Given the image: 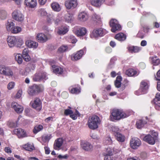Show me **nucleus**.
Instances as JSON below:
<instances>
[{
	"label": "nucleus",
	"mask_w": 160,
	"mask_h": 160,
	"mask_svg": "<svg viewBox=\"0 0 160 160\" xmlns=\"http://www.w3.org/2000/svg\"><path fill=\"white\" fill-rule=\"evenodd\" d=\"M22 30V28L20 27L16 26L14 27L12 31V33H17L20 32Z\"/></svg>",
	"instance_id": "44"
},
{
	"label": "nucleus",
	"mask_w": 160,
	"mask_h": 160,
	"mask_svg": "<svg viewBox=\"0 0 160 160\" xmlns=\"http://www.w3.org/2000/svg\"><path fill=\"white\" fill-rule=\"evenodd\" d=\"M15 83L13 82H10L8 85L7 88L9 90H11L15 86Z\"/></svg>",
	"instance_id": "48"
},
{
	"label": "nucleus",
	"mask_w": 160,
	"mask_h": 160,
	"mask_svg": "<svg viewBox=\"0 0 160 160\" xmlns=\"http://www.w3.org/2000/svg\"><path fill=\"white\" fill-rule=\"evenodd\" d=\"M137 73V72L136 71L132 69L127 70L126 72V74L130 77L134 76L136 75Z\"/></svg>",
	"instance_id": "32"
},
{
	"label": "nucleus",
	"mask_w": 160,
	"mask_h": 160,
	"mask_svg": "<svg viewBox=\"0 0 160 160\" xmlns=\"http://www.w3.org/2000/svg\"><path fill=\"white\" fill-rule=\"evenodd\" d=\"M87 32V30L86 28H82L76 31V34L78 36H82L85 35Z\"/></svg>",
	"instance_id": "22"
},
{
	"label": "nucleus",
	"mask_w": 160,
	"mask_h": 160,
	"mask_svg": "<svg viewBox=\"0 0 160 160\" xmlns=\"http://www.w3.org/2000/svg\"><path fill=\"white\" fill-rule=\"evenodd\" d=\"M126 38V36L122 33H118L115 37L116 39L120 41H122L125 40Z\"/></svg>",
	"instance_id": "27"
},
{
	"label": "nucleus",
	"mask_w": 160,
	"mask_h": 160,
	"mask_svg": "<svg viewBox=\"0 0 160 160\" xmlns=\"http://www.w3.org/2000/svg\"><path fill=\"white\" fill-rule=\"evenodd\" d=\"M68 49L67 46H62L58 49V51L61 52H63L66 51Z\"/></svg>",
	"instance_id": "47"
},
{
	"label": "nucleus",
	"mask_w": 160,
	"mask_h": 160,
	"mask_svg": "<svg viewBox=\"0 0 160 160\" xmlns=\"http://www.w3.org/2000/svg\"><path fill=\"white\" fill-rule=\"evenodd\" d=\"M117 25H115V26H114V27H115V28H115L114 29V30H113V31L112 30V28H111V31L112 32H115V31H117V30H120V29H121V26H120V25L119 24V28H117Z\"/></svg>",
	"instance_id": "58"
},
{
	"label": "nucleus",
	"mask_w": 160,
	"mask_h": 160,
	"mask_svg": "<svg viewBox=\"0 0 160 160\" xmlns=\"http://www.w3.org/2000/svg\"><path fill=\"white\" fill-rule=\"evenodd\" d=\"M152 63L154 65H157L160 63V60L157 57L152 58Z\"/></svg>",
	"instance_id": "41"
},
{
	"label": "nucleus",
	"mask_w": 160,
	"mask_h": 160,
	"mask_svg": "<svg viewBox=\"0 0 160 160\" xmlns=\"http://www.w3.org/2000/svg\"><path fill=\"white\" fill-rule=\"evenodd\" d=\"M143 140L150 144L153 145L155 142V139L153 138L150 134L145 136L143 138Z\"/></svg>",
	"instance_id": "17"
},
{
	"label": "nucleus",
	"mask_w": 160,
	"mask_h": 160,
	"mask_svg": "<svg viewBox=\"0 0 160 160\" xmlns=\"http://www.w3.org/2000/svg\"><path fill=\"white\" fill-rule=\"evenodd\" d=\"M58 157L59 158H60V159H61V158H65V159H67L68 158V156L67 155L62 156L61 155H58Z\"/></svg>",
	"instance_id": "64"
},
{
	"label": "nucleus",
	"mask_w": 160,
	"mask_h": 160,
	"mask_svg": "<svg viewBox=\"0 0 160 160\" xmlns=\"http://www.w3.org/2000/svg\"><path fill=\"white\" fill-rule=\"evenodd\" d=\"M148 88V85L146 82H142L141 83L140 89L142 91L147 89Z\"/></svg>",
	"instance_id": "39"
},
{
	"label": "nucleus",
	"mask_w": 160,
	"mask_h": 160,
	"mask_svg": "<svg viewBox=\"0 0 160 160\" xmlns=\"http://www.w3.org/2000/svg\"><path fill=\"white\" fill-rule=\"evenodd\" d=\"M12 18L18 22H22L24 20V17L22 12L18 10H15L12 13Z\"/></svg>",
	"instance_id": "4"
},
{
	"label": "nucleus",
	"mask_w": 160,
	"mask_h": 160,
	"mask_svg": "<svg viewBox=\"0 0 160 160\" xmlns=\"http://www.w3.org/2000/svg\"><path fill=\"white\" fill-rule=\"evenodd\" d=\"M7 16L6 12L4 10H1L0 11V18L2 19H5Z\"/></svg>",
	"instance_id": "42"
},
{
	"label": "nucleus",
	"mask_w": 160,
	"mask_h": 160,
	"mask_svg": "<svg viewBox=\"0 0 160 160\" xmlns=\"http://www.w3.org/2000/svg\"><path fill=\"white\" fill-rule=\"evenodd\" d=\"M40 74V77L36 78V77L38 76V74L35 75L34 77L33 78V80L35 81H38L41 79H44L46 77V73H44L42 74Z\"/></svg>",
	"instance_id": "37"
},
{
	"label": "nucleus",
	"mask_w": 160,
	"mask_h": 160,
	"mask_svg": "<svg viewBox=\"0 0 160 160\" xmlns=\"http://www.w3.org/2000/svg\"><path fill=\"white\" fill-rule=\"evenodd\" d=\"M100 121L98 117L96 115H93L89 118L88 125L89 128L92 130L97 128L98 125L100 123Z\"/></svg>",
	"instance_id": "2"
},
{
	"label": "nucleus",
	"mask_w": 160,
	"mask_h": 160,
	"mask_svg": "<svg viewBox=\"0 0 160 160\" xmlns=\"http://www.w3.org/2000/svg\"><path fill=\"white\" fill-rule=\"evenodd\" d=\"M23 148L26 150L31 151L34 149V147L32 145L27 143L23 146Z\"/></svg>",
	"instance_id": "36"
},
{
	"label": "nucleus",
	"mask_w": 160,
	"mask_h": 160,
	"mask_svg": "<svg viewBox=\"0 0 160 160\" xmlns=\"http://www.w3.org/2000/svg\"><path fill=\"white\" fill-rule=\"evenodd\" d=\"M126 117V114L122 110L118 109H113L110 116V119L112 121L119 120Z\"/></svg>",
	"instance_id": "1"
},
{
	"label": "nucleus",
	"mask_w": 160,
	"mask_h": 160,
	"mask_svg": "<svg viewBox=\"0 0 160 160\" xmlns=\"http://www.w3.org/2000/svg\"><path fill=\"white\" fill-rule=\"evenodd\" d=\"M73 112L72 110L69 109H66L64 112V113L66 115H71L73 113Z\"/></svg>",
	"instance_id": "53"
},
{
	"label": "nucleus",
	"mask_w": 160,
	"mask_h": 160,
	"mask_svg": "<svg viewBox=\"0 0 160 160\" xmlns=\"http://www.w3.org/2000/svg\"><path fill=\"white\" fill-rule=\"evenodd\" d=\"M115 136L116 139L119 142H123L125 141V137L120 133L115 134Z\"/></svg>",
	"instance_id": "30"
},
{
	"label": "nucleus",
	"mask_w": 160,
	"mask_h": 160,
	"mask_svg": "<svg viewBox=\"0 0 160 160\" xmlns=\"http://www.w3.org/2000/svg\"><path fill=\"white\" fill-rule=\"evenodd\" d=\"M30 69L28 67H27L26 68L25 70V71L24 72V74L25 75H27L29 73V72L30 71Z\"/></svg>",
	"instance_id": "62"
},
{
	"label": "nucleus",
	"mask_w": 160,
	"mask_h": 160,
	"mask_svg": "<svg viewBox=\"0 0 160 160\" xmlns=\"http://www.w3.org/2000/svg\"><path fill=\"white\" fill-rule=\"evenodd\" d=\"M36 39L39 42H45L48 40L47 36L43 33H38L36 36Z\"/></svg>",
	"instance_id": "10"
},
{
	"label": "nucleus",
	"mask_w": 160,
	"mask_h": 160,
	"mask_svg": "<svg viewBox=\"0 0 160 160\" xmlns=\"http://www.w3.org/2000/svg\"><path fill=\"white\" fill-rule=\"evenodd\" d=\"M43 90V88L42 86L34 85L29 88L28 90V93L30 95L33 96L38 92L42 91Z\"/></svg>",
	"instance_id": "3"
},
{
	"label": "nucleus",
	"mask_w": 160,
	"mask_h": 160,
	"mask_svg": "<svg viewBox=\"0 0 160 160\" xmlns=\"http://www.w3.org/2000/svg\"><path fill=\"white\" fill-rule=\"evenodd\" d=\"M26 45L29 48H36L38 46V44L35 41L28 40L25 42Z\"/></svg>",
	"instance_id": "19"
},
{
	"label": "nucleus",
	"mask_w": 160,
	"mask_h": 160,
	"mask_svg": "<svg viewBox=\"0 0 160 160\" xmlns=\"http://www.w3.org/2000/svg\"><path fill=\"white\" fill-rule=\"evenodd\" d=\"M43 128V127L41 125H40L36 126L33 129V132L34 133H37L38 132L42 130Z\"/></svg>",
	"instance_id": "38"
},
{
	"label": "nucleus",
	"mask_w": 160,
	"mask_h": 160,
	"mask_svg": "<svg viewBox=\"0 0 160 160\" xmlns=\"http://www.w3.org/2000/svg\"><path fill=\"white\" fill-rule=\"evenodd\" d=\"M105 0H90V3L93 6L96 8L100 7L104 2Z\"/></svg>",
	"instance_id": "15"
},
{
	"label": "nucleus",
	"mask_w": 160,
	"mask_h": 160,
	"mask_svg": "<svg viewBox=\"0 0 160 160\" xmlns=\"http://www.w3.org/2000/svg\"><path fill=\"white\" fill-rule=\"evenodd\" d=\"M32 108L38 110H40L41 109V102L40 99L36 98L32 103Z\"/></svg>",
	"instance_id": "8"
},
{
	"label": "nucleus",
	"mask_w": 160,
	"mask_h": 160,
	"mask_svg": "<svg viewBox=\"0 0 160 160\" xmlns=\"http://www.w3.org/2000/svg\"><path fill=\"white\" fill-rule=\"evenodd\" d=\"M16 44L18 45H22L23 42L22 39L20 37H16Z\"/></svg>",
	"instance_id": "50"
},
{
	"label": "nucleus",
	"mask_w": 160,
	"mask_h": 160,
	"mask_svg": "<svg viewBox=\"0 0 160 160\" xmlns=\"http://www.w3.org/2000/svg\"><path fill=\"white\" fill-rule=\"evenodd\" d=\"M50 138V135H45L42 137V139L44 142H48Z\"/></svg>",
	"instance_id": "46"
},
{
	"label": "nucleus",
	"mask_w": 160,
	"mask_h": 160,
	"mask_svg": "<svg viewBox=\"0 0 160 160\" xmlns=\"http://www.w3.org/2000/svg\"><path fill=\"white\" fill-rule=\"evenodd\" d=\"M102 29L100 28L93 30L92 32L91 37L93 38H96L98 36H102Z\"/></svg>",
	"instance_id": "21"
},
{
	"label": "nucleus",
	"mask_w": 160,
	"mask_h": 160,
	"mask_svg": "<svg viewBox=\"0 0 160 160\" xmlns=\"http://www.w3.org/2000/svg\"><path fill=\"white\" fill-rule=\"evenodd\" d=\"M28 52H29V50H28V48H25L23 51V52H22V55H28Z\"/></svg>",
	"instance_id": "57"
},
{
	"label": "nucleus",
	"mask_w": 160,
	"mask_h": 160,
	"mask_svg": "<svg viewBox=\"0 0 160 160\" xmlns=\"http://www.w3.org/2000/svg\"><path fill=\"white\" fill-rule=\"evenodd\" d=\"M16 39L14 36H9L7 39V42L9 47L10 48L13 47L16 44Z\"/></svg>",
	"instance_id": "16"
},
{
	"label": "nucleus",
	"mask_w": 160,
	"mask_h": 160,
	"mask_svg": "<svg viewBox=\"0 0 160 160\" xmlns=\"http://www.w3.org/2000/svg\"><path fill=\"white\" fill-rule=\"evenodd\" d=\"M104 160H116L115 158L112 156L107 155L104 158Z\"/></svg>",
	"instance_id": "51"
},
{
	"label": "nucleus",
	"mask_w": 160,
	"mask_h": 160,
	"mask_svg": "<svg viewBox=\"0 0 160 160\" xmlns=\"http://www.w3.org/2000/svg\"><path fill=\"white\" fill-rule=\"evenodd\" d=\"M22 57H23L24 60L26 62H28L30 60V57L28 55H22Z\"/></svg>",
	"instance_id": "55"
},
{
	"label": "nucleus",
	"mask_w": 160,
	"mask_h": 160,
	"mask_svg": "<svg viewBox=\"0 0 160 160\" xmlns=\"http://www.w3.org/2000/svg\"><path fill=\"white\" fill-rule=\"evenodd\" d=\"M106 142L108 144H111L112 143V141L111 138L109 137H107Z\"/></svg>",
	"instance_id": "60"
},
{
	"label": "nucleus",
	"mask_w": 160,
	"mask_h": 160,
	"mask_svg": "<svg viewBox=\"0 0 160 160\" xmlns=\"http://www.w3.org/2000/svg\"><path fill=\"white\" fill-rule=\"evenodd\" d=\"M80 92V90L77 88H73L71 90V92L72 93L77 94Z\"/></svg>",
	"instance_id": "52"
},
{
	"label": "nucleus",
	"mask_w": 160,
	"mask_h": 160,
	"mask_svg": "<svg viewBox=\"0 0 160 160\" xmlns=\"http://www.w3.org/2000/svg\"><path fill=\"white\" fill-rule=\"evenodd\" d=\"M111 130L114 132V135L117 133H120V130L119 128L116 126H112L111 128Z\"/></svg>",
	"instance_id": "45"
},
{
	"label": "nucleus",
	"mask_w": 160,
	"mask_h": 160,
	"mask_svg": "<svg viewBox=\"0 0 160 160\" xmlns=\"http://www.w3.org/2000/svg\"><path fill=\"white\" fill-rule=\"evenodd\" d=\"M101 18L100 16L95 13L93 14L92 17V20L97 22H99L101 21Z\"/></svg>",
	"instance_id": "34"
},
{
	"label": "nucleus",
	"mask_w": 160,
	"mask_h": 160,
	"mask_svg": "<svg viewBox=\"0 0 160 160\" xmlns=\"http://www.w3.org/2000/svg\"><path fill=\"white\" fill-rule=\"evenodd\" d=\"M8 124L11 127L14 128L17 126L16 122H10L8 123Z\"/></svg>",
	"instance_id": "54"
},
{
	"label": "nucleus",
	"mask_w": 160,
	"mask_h": 160,
	"mask_svg": "<svg viewBox=\"0 0 160 160\" xmlns=\"http://www.w3.org/2000/svg\"><path fill=\"white\" fill-rule=\"evenodd\" d=\"M51 7L53 11L59 12L61 10V7L59 4L56 2H53L51 4Z\"/></svg>",
	"instance_id": "20"
},
{
	"label": "nucleus",
	"mask_w": 160,
	"mask_h": 160,
	"mask_svg": "<svg viewBox=\"0 0 160 160\" xmlns=\"http://www.w3.org/2000/svg\"><path fill=\"white\" fill-rule=\"evenodd\" d=\"M22 91L21 90H19L16 95V97L17 98H20L22 95Z\"/></svg>",
	"instance_id": "59"
},
{
	"label": "nucleus",
	"mask_w": 160,
	"mask_h": 160,
	"mask_svg": "<svg viewBox=\"0 0 160 160\" xmlns=\"http://www.w3.org/2000/svg\"><path fill=\"white\" fill-rule=\"evenodd\" d=\"M78 4L77 0H66L64 3L65 7L68 9L75 8Z\"/></svg>",
	"instance_id": "5"
},
{
	"label": "nucleus",
	"mask_w": 160,
	"mask_h": 160,
	"mask_svg": "<svg viewBox=\"0 0 160 160\" xmlns=\"http://www.w3.org/2000/svg\"><path fill=\"white\" fill-rule=\"evenodd\" d=\"M110 26L112 28V30L113 31L114 29L115 28L114 26L115 25H117V28H118V27L119 26V24H118V21L115 19H112L110 22Z\"/></svg>",
	"instance_id": "31"
},
{
	"label": "nucleus",
	"mask_w": 160,
	"mask_h": 160,
	"mask_svg": "<svg viewBox=\"0 0 160 160\" xmlns=\"http://www.w3.org/2000/svg\"><path fill=\"white\" fill-rule=\"evenodd\" d=\"M5 152L7 153H12V150L9 147H6L4 148Z\"/></svg>",
	"instance_id": "56"
},
{
	"label": "nucleus",
	"mask_w": 160,
	"mask_h": 160,
	"mask_svg": "<svg viewBox=\"0 0 160 160\" xmlns=\"http://www.w3.org/2000/svg\"><path fill=\"white\" fill-rule=\"evenodd\" d=\"M15 134H16L19 138H21L26 136V133L21 128L15 129L13 131Z\"/></svg>",
	"instance_id": "12"
},
{
	"label": "nucleus",
	"mask_w": 160,
	"mask_h": 160,
	"mask_svg": "<svg viewBox=\"0 0 160 160\" xmlns=\"http://www.w3.org/2000/svg\"><path fill=\"white\" fill-rule=\"evenodd\" d=\"M88 19V14L85 12H81L78 15V19L81 22H84Z\"/></svg>",
	"instance_id": "18"
},
{
	"label": "nucleus",
	"mask_w": 160,
	"mask_h": 160,
	"mask_svg": "<svg viewBox=\"0 0 160 160\" xmlns=\"http://www.w3.org/2000/svg\"><path fill=\"white\" fill-rule=\"evenodd\" d=\"M83 53L82 50L76 53H74L71 55V59L73 61H77L81 58Z\"/></svg>",
	"instance_id": "13"
},
{
	"label": "nucleus",
	"mask_w": 160,
	"mask_h": 160,
	"mask_svg": "<svg viewBox=\"0 0 160 160\" xmlns=\"http://www.w3.org/2000/svg\"><path fill=\"white\" fill-rule=\"evenodd\" d=\"M0 73L8 76L13 75L12 72L8 67L3 66L0 67Z\"/></svg>",
	"instance_id": "7"
},
{
	"label": "nucleus",
	"mask_w": 160,
	"mask_h": 160,
	"mask_svg": "<svg viewBox=\"0 0 160 160\" xmlns=\"http://www.w3.org/2000/svg\"><path fill=\"white\" fill-rule=\"evenodd\" d=\"M154 102L156 104H160V93H158L156 94Z\"/></svg>",
	"instance_id": "43"
},
{
	"label": "nucleus",
	"mask_w": 160,
	"mask_h": 160,
	"mask_svg": "<svg viewBox=\"0 0 160 160\" xmlns=\"http://www.w3.org/2000/svg\"><path fill=\"white\" fill-rule=\"evenodd\" d=\"M133 52H138L139 50H140V49L139 48L137 47H134V46H133Z\"/></svg>",
	"instance_id": "63"
},
{
	"label": "nucleus",
	"mask_w": 160,
	"mask_h": 160,
	"mask_svg": "<svg viewBox=\"0 0 160 160\" xmlns=\"http://www.w3.org/2000/svg\"><path fill=\"white\" fill-rule=\"evenodd\" d=\"M150 133L153 136V138L155 139V141L158 138V133L154 131H152L150 132Z\"/></svg>",
	"instance_id": "49"
},
{
	"label": "nucleus",
	"mask_w": 160,
	"mask_h": 160,
	"mask_svg": "<svg viewBox=\"0 0 160 160\" xmlns=\"http://www.w3.org/2000/svg\"><path fill=\"white\" fill-rule=\"evenodd\" d=\"M68 30V28L67 27H62L58 29L57 33L59 35H64L66 33Z\"/></svg>",
	"instance_id": "26"
},
{
	"label": "nucleus",
	"mask_w": 160,
	"mask_h": 160,
	"mask_svg": "<svg viewBox=\"0 0 160 160\" xmlns=\"http://www.w3.org/2000/svg\"><path fill=\"white\" fill-rule=\"evenodd\" d=\"M24 3L27 6L33 8L36 6L37 2L36 0H25Z\"/></svg>",
	"instance_id": "14"
},
{
	"label": "nucleus",
	"mask_w": 160,
	"mask_h": 160,
	"mask_svg": "<svg viewBox=\"0 0 160 160\" xmlns=\"http://www.w3.org/2000/svg\"><path fill=\"white\" fill-rule=\"evenodd\" d=\"M11 107L18 113H22L23 110V107L16 102H12Z\"/></svg>",
	"instance_id": "9"
},
{
	"label": "nucleus",
	"mask_w": 160,
	"mask_h": 160,
	"mask_svg": "<svg viewBox=\"0 0 160 160\" xmlns=\"http://www.w3.org/2000/svg\"><path fill=\"white\" fill-rule=\"evenodd\" d=\"M59 21L58 19H56L55 16L53 14H50L47 18V21L49 23H51L53 21L55 23H57Z\"/></svg>",
	"instance_id": "28"
},
{
	"label": "nucleus",
	"mask_w": 160,
	"mask_h": 160,
	"mask_svg": "<svg viewBox=\"0 0 160 160\" xmlns=\"http://www.w3.org/2000/svg\"><path fill=\"white\" fill-rule=\"evenodd\" d=\"M15 24L12 22H8L6 24V28L7 30L8 31H11L12 32V31L14 27Z\"/></svg>",
	"instance_id": "33"
},
{
	"label": "nucleus",
	"mask_w": 160,
	"mask_h": 160,
	"mask_svg": "<svg viewBox=\"0 0 160 160\" xmlns=\"http://www.w3.org/2000/svg\"><path fill=\"white\" fill-rule=\"evenodd\" d=\"M64 18L65 22H71L74 19L73 15L68 13L65 15Z\"/></svg>",
	"instance_id": "24"
},
{
	"label": "nucleus",
	"mask_w": 160,
	"mask_h": 160,
	"mask_svg": "<svg viewBox=\"0 0 160 160\" xmlns=\"http://www.w3.org/2000/svg\"><path fill=\"white\" fill-rule=\"evenodd\" d=\"M81 147L82 148L86 151H90L92 148V146L89 142H82L81 143Z\"/></svg>",
	"instance_id": "11"
},
{
	"label": "nucleus",
	"mask_w": 160,
	"mask_h": 160,
	"mask_svg": "<svg viewBox=\"0 0 160 160\" xmlns=\"http://www.w3.org/2000/svg\"><path fill=\"white\" fill-rule=\"evenodd\" d=\"M156 77H155L156 80H160V70H159L157 73Z\"/></svg>",
	"instance_id": "61"
},
{
	"label": "nucleus",
	"mask_w": 160,
	"mask_h": 160,
	"mask_svg": "<svg viewBox=\"0 0 160 160\" xmlns=\"http://www.w3.org/2000/svg\"><path fill=\"white\" fill-rule=\"evenodd\" d=\"M145 124L142 120L140 119L137 121L136 124L137 128L140 129L143 127Z\"/></svg>",
	"instance_id": "40"
},
{
	"label": "nucleus",
	"mask_w": 160,
	"mask_h": 160,
	"mask_svg": "<svg viewBox=\"0 0 160 160\" xmlns=\"http://www.w3.org/2000/svg\"><path fill=\"white\" fill-rule=\"evenodd\" d=\"M53 72L56 74H62L63 72V69L60 67L53 65L52 66Z\"/></svg>",
	"instance_id": "23"
},
{
	"label": "nucleus",
	"mask_w": 160,
	"mask_h": 160,
	"mask_svg": "<svg viewBox=\"0 0 160 160\" xmlns=\"http://www.w3.org/2000/svg\"><path fill=\"white\" fill-rule=\"evenodd\" d=\"M62 140L61 138H59L56 140L54 144V148L55 149L58 150L62 144Z\"/></svg>",
	"instance_id": "25"
},
{
	"label": "nucleus",
	"mask_w": 160,
	"mask_h": 160,
	"mask_svg": "<svg viewBox=\"0 0 160 160\" xmlns=\"http://www.w3.org/2000/svg\"><path fill=\"white\" fill-rule=\"evenodd\" d=\"M122 80V78L121 76H118L117 77L116 80L115 82V85L117 88H119L120 87Z\"/></svg>",
	"instance_id": "35"
},
{
	"label": "nucleus",
	"mask_w": 160,
	"mask_h": 160,
	"mask_svg": "<svg viewBox=\"0 0 160 160\" xmlns=\"http://www.w3.org/2000/svg\"><path fill=\"white\" fill-rule=\"evenodd\" d=\"M141 143L140 140L137 138H132L130 141L131 147L133 149L138 148L140 146Z\"/></svg>",
	"instance_id": "6"
},
{
	"label": "nucleus",
	"mask_w": 160,
	"mask_h": 160,
	"mask_svg": "<svg viewBox=\"0 0 160 160\" xmlns=\"http://www.w3.org/2000/svg\"><path fill=\"white\" fill-rule=\"evenodd\" d=\"M15 59L19 64H21L22 62V55L19 53H15L14 54Z\"/></svg>",
	"instance_id": "29"
}]
</instances>
